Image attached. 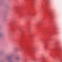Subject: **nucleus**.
<instances>
[{
	"mask_svg": "<svg viewBox=\"0 0 62 62\" xmlns=\"http://www.w3.org/2000/svg\"><path fill=\"white\" fill-rule=\"evenodd\" d=\"M19 57H17L16 58V59H17V60H18V59H19Z\"/></svg>",
	"mask_w": 62,
	"mask_h": 62,
	"instance_id": "1",
	"label": "nucleus"
}]
</instances>
